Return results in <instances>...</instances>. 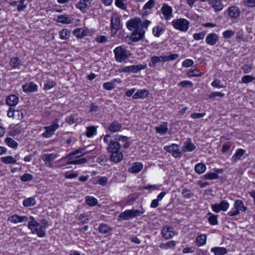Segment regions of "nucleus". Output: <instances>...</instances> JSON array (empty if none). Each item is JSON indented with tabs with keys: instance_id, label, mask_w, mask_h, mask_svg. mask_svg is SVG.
Masks as SVG:
<instances>
[{
	"instance_id": "nucleus-1",
	"label": "nucleus",
	"mask_w": 255,
	"mask_h": 255,
	"mask_svg": "<svg viewBox=\"0 0 255 255\" xmlns=\"http://www.w3.org/2000/svg\"><path fill=\"white\" fill-rule=\"evenodd\" d=\"M104 142L108 143V151L111 153L110 158L111 161L117 163L121 162L123 158V153L120 150L121 144L116 140L111 139L110 134H106L104 137Z\"/></svg>"
},
{
	"instance_id": "nucleus-2",
	"label": "nucleus",
	"mask_w": 255,
	"mask_h": 255,
	"mask_svg": "<svg viewBox=\"0 0 255 255\" xmlns=\"http://www.w3.org/2000/svg\"><path fill=\"white\" fill-rule=\"evenodd\" d=\"M48 225V223L46 220H43L41 223H38L34 217L30 216L27 227L32 234H36L38 237L43 238L46 236L45 230Z\"/></svg>"
},
{
	"instance_id": "nucleus-3",
	"label": "nucleus",
	"mask_w": 255,
	"mask_h": 255,
	"mask_svg": "<svg viewBox=\"0 0 255 255\" xmlns=\"http://www.w3.org/2000/svg\"><path fill=\"white\" fill-rule=\"evenodd\" d=\"M151 23V21L147 19H145L142 21L140 18L134 17L127 22V27L130 31L139 29L147 30Z\"/></svg>"
},
{
	"instance_id": "nucleus-4",
	"label": "nucleus",
	"mask_w": 255,
	"mask_h": 255,
	"mask_svg": "<svg viewBox=\"0 0 255 255\" xmlns=\"http://www.w3.org/2000/svg\"><path fill=\"white\" fill-rule=\"evenodd\" d=\"M115 60L119 63L124 62L131 56L130 52L127 50L124 45L117 47L114 50Z\"/></svg>"
},
{
	"instance_id": "nucleus-5",
	"label": "nucleus",
	"mask_w": 255,
	"mask_h": 255,
	"mask_svg": "<svg viewBox=\"0 0 255 255\" xmlns=\"http://www.w3.org/2000/svg\"><path fill=\"white\" fill-rule=\"evenodd\" d=\"M173 27L182 32H186L189 29L190 22L185 18H177L172 21Z\"/></svg>"
},
{
	"instance_id": "nucleus-6",
	"label": "nucleus",
	"mask_w": 255,
	"mask_h": 255,
	"mask_svg": "<svg viewBox=\"0 0 255 255\" xmlns=\"http://www.w3.org/2000/svg\"><path fill=\"white\" fill-rule=\"evenodd\" d=\"M146 64L132 65L122 67L118 70V72L120 73H136L141 70L146 69Z\"/></svg>"
},
{
	"instance_id": "nucleus-7",
	"label": "nucleus",
	"mask_w": 255,
	"mask_h": 255,
	"mask_svg": "<svg viewBox=\"0 0 255 255\" xmlns=\"http://www.w3.org/2000/svg\"><path fill=\"white\" fill-rule=\"evenodd\" d=\"M111 32L113 34L117 33L121 26V16L118 13H114L111 16Z\"/></svg>"
},
{
	"instance_id": "nucleus-8",
	"label": "nucleus",
	"mask_w": 255,
	"mask_h": 255,
	"mask_svg": "<svg viewBox=\"0 0 255 255\" xmlns=\"http://www.w3.org/2000/svg\"><path fill=\"white\" fill-rule=\"evenodd\" d=\"M58 122V120L56 119L51 125L45 127V130L43 132L42 136L45 138L50 137L59 127Z\"/></svg>"
},
{
	"instance_id": "nucleus-9",
	"label": "nucleus",
	"mask_w": 255,
	"mask_h": 255,
	"mask_svg": "<svg viewBox=\"0 0 255 255\" xmlns=\"http://www.w3.org/2000/svg\"><path fill=\"white\" fill-rule=\"evenodd\" d=\"M163 148L166 151L171 153L174 157H181L182 156V152L176 144L173 143L170 145L165 146Z\"/></svg>"
},
{
	"instance_id": "nucleus-10",
	"label": "nucleus",
	"mask_w": 255,
	"mask_h": 255,
	"mask_svg": "<svg viewBox=\"0 0 255 255\" xmlns=\"http://www.w3.org/2000/svg\"><path fill=\"white\" fill-rule=\"evenodd\" d=\"M229 208V204L226 200H222L220 203L211 205L212 210L215 213H219L221 211H226Z\"/></svg>"
},
{
	"instance_id": "nucleus-11",
	"label": "nucleus",
	"mask_w": 255,
	"mask_h": 255,
	"mask_svg": "<svg viewBox=\"0 0 255 255\" xmlns=\"http://www.w3.org/2000/svg\"><path fill=\"white\" fill-rule=\"evenodd\" d=\"M160 10L165 20H169L173 16L172 7L167 3L162 4Z\"/></svg>"
},
{
	"instance_id": "nucleus-12",
	"label": "nucleus",
	"mask_w": 255,
	"mask_h": 255,
	"mask_svg": "<svg viewBox=\"0 0 255 255\" xmlns=\"http://www.w3.org/2000/svg\"><path fill=\"white\" fill-rule=\"evenodd\" d=\"M145 29H139L133 31L129 38L132 42H137L143 39L145 35Z\"/></svg>"
},
{
	"instance_id": "nucleus-13",
	"label": "nucleus",
	"mask_w": 255,
	"mask_h": 255,
	"mask_svg": "<svg viewBox=\"0 0 255 255\" xmlns=\"http://www.w3.org/2000/svg\"><path fill=\"white\" fill-rule=\"evenodd\" d=\"M226 11L228 16L231 19H236L240 16L241 14L240 8L235 5L229 6Z\"/></svg>"
},
{
	"instance_id": "nucleus-14",
	"label": "nucleus",
	"mask_w": 255,
	"mask_h": 255,
	"mask_svg": "<svg viewBox=\"0 0 255 255\" xmlns=\"http://www.w3.org/2000/svg\"><path fill=\"white\" fill-rule=\"evenodd\" d=\"M86 153L87 152L85 151V148H79L69 153L67 156L63 157V159H65L67 160L75 159L81 157L82 155H85Z\"/></svg>"
},
{
	"instance_id": "nucleus-15",
	"label": "nucleus",
	"mask_w": 255,
	"mask_h": 255,
	"mask_svg": "<svg viewBox=\"0 0 255 255\" xmlns=\"http://www.w3.org/2000/svg\"><path fill=\"white\" fill-rule=\"evenodd\" d=\"M57 156L56 153H46L41 156V158L47 167H51L53 161Z\"/></svg>"
},
{
	"instance_id": "nucleus-16",
	"label": "nucleus",
	"mask_w": 255,
	"mask_h": 255,
	"mask_svg": "<svg viewBox=\"0 0 255 255\" xmlns=\"http://www.w3.org/2000/svg\"><path fill=\"white\" fill-rule=\"evenodd\" d=\"M29 217L26 216H19L17 214L13 215L8 218V221L14 224H17L19 223H23L27 222Z\"/></svg>"
},
{
	"instance_id": "nucleus-17",
	"label": "nucleus",
	"mask_w": 255,
	"mask_h": 255,
	"mask_svg": "<svg viewBox=\"0 0 255 255\" xmlns=\"http://www.w3.org/2000/svg\"><path fill=\"white\" fill-rule=\"evenodd\" d=\"M155 1L154 0H149L143 6L142 10L140 11V14L142 16H147L150 12L149 10L151 9L154 7Z\"/></svg>"
},
{
	"instance_id": "nucleus-18",
	"label": "nucleus",
	"mask_w": 255,
	"mask_h": 255,
	"mask_svg": "<svg viewBox=\"0 0 255 255\" xmlns=\"http://www.w3.org/2000/svg\"><path fill=\"white\" fill-rule=\"evenodd\" d=\"M93 0H79L76 4V7L83 12L89 9V6Z\"/></svg>"
},
{
	"instance_id": "nucleus-19",
	"label": "nucleus",
	"mask_w": 255,
	"mask_h": 255,
	"mask_svg": "<svg viewBox=\"0 0 255 255\" xmlns=\"http://www.w3.org/2000/svg\"><path fill=\"white\" fill-rule=\"evenodd\" d=\"M26 0H9L7 2L11 6H17V10L19 12L23 10L26 7V4H25Z\"/></svg>"
},
{
	"instance_id": "nucleus-20",
	"label": "nucleus",
	"mask_w": 255,
	"mask_h": 255,
	"mask_svg": "<svg viewBox=\"0 0 255 255\" xmlns=\"http://www.w3.org/2000/svg\"><path fill=\"white\" fill-rule=\"evenodd\" d=\"M162 237L166 240L172 238L175 235V232L172 228L166 226L164 227L161 231Z\"/></svg>"
},
{
	"instance_id": "nucleus-21",
	"label": "nucleus",
	"mask_w": 255,
	"mask_h": 255,
	"mask_svg": "<svg viewBox=\"0 0 255 255\" xmlns=\"http://www.w3.org/2000/svg\"><path fill=\"white\" fill-rule=\"evenodd\" d=\"M23 91L25 93H32L36 92L38 90L37 85L33 82H30L22 86Z\"/></svg>"
},
{
	"instance_id": "nucleus-22",
	"label": "nucleus",
	"mask_w": 255,
	"mask_h": 255,
	"mask_svg": "<svg viewBox=\"0 0 255 255\" xmlns=\"http://www.w3.org/2000/svg\"><path fill=\"white\" fill-rule=\"evenodd\" d=\"M219 37L215 33H211L207 35L206 42L210 45H214L219 41Z\"/></svg>"
},
{
	"instance_id": "nucleus-23",
	"label": "nucleus",
	"mask_w": 255,
	"mask_h": 255,
	"mask_svg": "<svg viewBox=\"0 0 255 255\" xmlns=\"http://www.w3.org/2000/svg\"><path fill=\"white\" fill-rule=\"evenodd\" d=\"M209 3L215 11L222 10L224 7L223 3L221 0H209Z\"/></svg>"
},
{
	"instance_id": "nucleus-24",
	"label": "nucleus",
	"mask_w": 255,
	"mask_h": 255,
	"mask_svg": "<svg viewBox=\"0 0 255 255\" xmlns=\"http://www.w3.org/2000/svg\"><path fill=\"white\" fill-rule=\"evenodd\" d=\"M246 150L242 148H238L236 150L235 154L232 157L231 161L236 163L240 160L242 157L245 154Z\"/></svg>"
},
{
	"instance_id": "nucleus-25",
	"label": "nucleus",
	"mask_w": 255,
	"mask_h": 255,
	"mask_svg": "<svg viewBox=\"0 0 255 255\" xmlns=\"http://www.w3.org/2000/svg\"><path fill=\"white\" fill-rule=\"evenodd\" d=\"M19 98L15 95H10L7 97L6 99V104L10 106H15L18 102Z\"/></svg>"
},
{
	"instance_id": "nucleus-26",
	"label": "nucleus",
	"mask_w": 255,
	"mask_h": 255,
	"mask_svg": "<svg viewBox=\"0 0 255 255\" xmlns=\"http://www.w3.org/2000/svg\"><path fill=\"white\" fill-rule=\"evenodd\" d=\"M74 34L79 38H82L87 36L89 33V31L87 28H77L73 31Z\"/></svg>"
},
{
	"instance_id": "nucleus-27",
	"label": "nucleus",
	"mask_w": 255,
	"mask_h": 255,
	"mask_svg": "<svg viewBox=\"0 0 255 255\" xmlns=\"http://www.w3.org/2000/svg\"><path fill=\"white\" fill-rule=\"evenodd\" d=\"M114 140L118 141L119 142V141L124 142L123 147L125 149L128 148L130 145V143L128 141V137L122 135H116Z\"/></svg>"
},
{
	"instance_id": "nucleus-28",
	"label": "nucleus",
	"mask_w": 255,
	"mask_h": 255,
	"mask_svg": "<svg viewBox=\"0 0 255 255\" xmlns=\"http://www.w3.org/2000/svg\"><path fill=\"white\" fill-rule=\"evenodd\" d=\"M18 156V154H16L13 157L11 155H8L6 156H3L1 158V161L4 164H16V158Z\"/></svg>"
},
{
	"instance_id": "nucleus-29",
	"label": "nucleus",
	"mask_w": 255,
	"mask_h": 255,
	"mask_svg": "<svg viewBox=\"0 0 255 255\" xmlns=\"http://www.w3.org/2000/svg\"><path fill=\"white\" fill-rule=\"evenodd\" d=\"M143 164L140 162H134L128 168V171L131 173H137L143 168Z\"/></svg>"
},
{
	"instance_id": "nucleus-30",
	"label": "nucleus",
	"mask_w": 255,
	"mask_h": 255,
	"mask_svg": "<svg viewBox=\"0 0 255 255\" xmlns=\"http://www.w3.org/2000/svg\"><path fill=\"white\" fill-rule=\"evenodd\" d=\"M216 172H208L204 175V178L207 180H213L219 178V173L222 172L223 170L221 169H216Z\"/></svg>"
},
{
	"instance_id": "nucleus-31",
	"label": "nucleus",
	"mask_w": 255,
	"mask_h": 255,
	"mask_svg": "<svg viewBox=\"0 0 255 255\" xmlns=\"http://www.w3.org/2000/svg\"><path fill=\"white\" fill-rule=\"evenodd\" d=\"M195 145L191 142L190 139H188L184 142L183 146H182L183 152H191L195 148Z\"/></svg>"
},
{
	"instance_id": "nucleus-32",
	"label": "nucleus",
	"mask_w": 255,
	"mask_h": 255,
	"mask_svg": "<svg viewBox=\"0 0 255 255\" xmlns=\"http://www.w3.org/2000/svg\"><path fill=\"white\" fill-rule=\"evenodd\" d=\"M122 128V124L115 121L110 124L109 129L111 132H116L120 131Z\"/></svg>"
},
{
	"instance_id": "nucleus-33",
	"label": "nucleus",
	"mask_w": 255,
	"mask_h": 255,
	"mask_svg": "<svg viewBox=\"0 0 255 255\" xmlns=\"http://www.w3.org/2000/svg\"><path fill=\"white\" fill-rule=\"evenodd\" d=\"M149 92L146 89H142L137 91L132 96L134 99H143L148 96Z\"/></svg>"
},
{
	"instance_id": "nucleus-34",
	"label": "nucleus",
	"mask_w": 255,
	"mask_h": 255,
	"mask_svg": "<svg viewBox=\"0 0 255 255\" xmlns=\"http://www.w3.org/2000/svg\"><path fill=\"white\" fill-rule=\"evenodd\" d=\"M9 128V134L11 136H15L21 131V127L18 124L10 125Z\"/></svg>"
},
{
	"instance_id": "nucleus-35",
	"label": "nucleus",
	"mask_w": 255,
	"mask_h": 255,
	"mask_svg": "<svg viewBox=\"0 0 255 255\" xmlns=\"http://www.w3.org/2000/svg\"><path fill=\"white\" fill-rule=\"evenodd\" d=\"M160 62H164L163 56H153L151 57L148 65L151 68H154L156 67V64Z\"/></svg>"
},
{
	"instance_id": "nucleus-36",
	"label": "nucleus",
	"mask_w": 255,
	"mask_h": 255,
	"mask_svg": "<svg viewBox=\"0 0 255 255\" xmlns=\"http://www.w3.org/2000/svg\"><path fill=\"white\" fill-rule=\"evenodd\" d=\"M9 64L12 68L19 69L21 66V60L18 57H12L10 59Z\"/></svg>"
},
{
	"instance_id": "nucleus-37",
	"label": "nucleus",
	"mask_w": 255,
	"mask_h": 255,
	"mask_svg": "<svg viewBox=\"0 0 255 255\" xmlns=\"http://www.w3.org/2000/svg\"><path fill=\"white\" fill-rule=\"evenodd\" d=\"M56 21L63 24H70L72 22L71 19L66 14L58 16Z\"/></svg>"
},
{
	"instance_id": "nucleus-38",
	"label": "nucleus",
	"mask_w": 255,
	"mask_h": 255,
	"mask_svg": "<svg viewBox=\"0 0 255 255\" xmlns=\"http://www.w3.org/2000/svg\"><path fill=\"white\" fill-rule=\"evenodd\" d=\"M156 131L161 134H165L168 130V125L166 122L161 124L158 127L155 128Z\"/></svg>"
},
{
	"instance_id": "nucleus-39",
	"label": "nucleus",
	"mask_w": 255,
	"mask_h": 255,
	"mask_svg": "<svg viewBox=\"0 0 255 255\" xmlns=\"http://www.w3.org/2000/svg\"><path fill=\"white\" fill-rule=\"evenodd\" d=\"M211 252L215 255H224L227 253V250L224 247H214L211 249Z\"/></svg>"
},
{
	"instance_id": "nucleus-40",
	"label": "nucleus",
	"mask_w": 255,
	"mask_h": 255,
	"mask_svg": "<svg viewBox=\"0 0 255 255\" xmlns=\"http://www.w3.org/2000/svg\"><path fill=\"white\" fill-rule=\"evenodd\" d=\"M4 141L5 144L10 148L16 149L18 147V143L11 137H7Z\"/></svg>"
},
{
	"instance_id": "nucleus-41",
	"label": "nucleus",
	"mask_w": 255,
	"mask_h": 255,
	"mask_svg": "<svg viewBox=\"0 0 255 255\" xmlns=\"http://www.w3.org/2000/svg\"><path fill=\"white\" fill-rule=\"evenodd\" d=\"M234 207L239 211V213L245 212L247 210V207L244 206L243 202L240 200H237L235 202Z\"/></svg>"
},
{
	"instance_id": "nucleus-42",
	"label": "nucleus",
	"mask_w": 255,
	"mask_h": 255,
	"mask_svg": "<svg viewBox=\"0 0 255 255\" xmlns=\"http://www.w3.org/2000/svg\"><path fill=\"white\" fill-rule=\"evenodd\" d=\"M36 200L34 197H29L23 201L22 204L25 207L34 206L36 204Z\"/></svg>"
},
{
	"instance_id": "nucleus-43",
	"label": "nucleus",
	"mask_w": 255,
	"mask_h": 255,
	"mask_svg": "<svg viewBox=\"0 0 255 255\" xmlns=\"http://www.w3.org/2000/svg\"><path fill=\"white\" fill-rule=\"evenodd\" d=\"M207 236L205 234L198 236L196 238V243L198 247L205 245L206 243Z\"/></svg>"
},
{
	"instance_id": "nucleus-44",
	"label": "nucleus",
	"mask_w": 255,
	"mask_h": 255,
	"mask_svg": "<svg viewBox=\"0 0 255 255\" xmlns=\"http://www.w3.org/2000/svg\"><path fill=\"white\" fill-rule=\"evenodd\" d=\"M70 31L67 28L62 29L59 32L60 38L63 40L68 39L70 37Z\"/></svg>"
},
{
	"instance_id": "nucleus-45",
	"label": "nucleus",
	"mask_w": 255,
	"mask_h": 255,
	"mask_svg": "<svg viewBox=\"0 0 255 255\" xmlns=\"http://www.w3.org/2000/svg\"><path fill=\"white\" fill-rule=\"evenodd\" d=\"M98 230L100 233L102 234H107L112 231V229L106 224H101L99 227Z\"/></svg>"
},
{
	"instance_id": "nucleus-46",
	"label": "nucleus",
	"mask_w": 255,
	"mask_h": 255,
	"mask_svg": "<svg viewBox=\"0 0 255 255\" xmlns=\"http://www.w3.org/2000/svg\"><path fill=\"white\" fill-rule=\"evenodd\" d=\"M131 218L129 210H127L121 213L119 216V220H128Z\"/></svg>"
},
{
	"instance_id": "nucleus-47",
	"label": "nucleus",
	"mask_w": 255,
	"mask_h": 255,
	"mask_svg": "<svg viewBox=\"0 0 255 255\" xmlns=\"http://www.w3.org/2000/svg\"><path fill=\"white\" fill-rule=\"evenodd\" d=\"M119 82L118 79H114L111 82H105L103 84V87L107 90H111L115 88V83Z\"/></svg>"
},
{
	"instance_id": "nucleus-48",
	"label": "nucleus",
	"mask_w": 255,
	"mask_h": 255,
	"mask_svg": "<svg viewBox=\"0 0 255 255\" xmlns=\"http://www.w3.org/2000/svg\"><path fill=\"white\" fill-rule=\"evenodd\" d=\"M56 85V83L53 80L48 79L44 83L43 89L45 90H50Z\"/></svg>"
},
{
	"instance_id": "nucleus-49",
	"label": "nucleus",
	"mask_w": 255,
	"mask_h": 255,
	"mask_svg": "<svg viewBox=\"0 0 255 255\" xmlns=\"http://www.w3.org/2000/svg\"><path fill=\"white\" fill-rule=\"evenodd\" d=\"M86 203L90 206H94L98 203V200L93 196H88L86 197Z\"/></svg>"
},
{
	"instance_id": "nucleus-50",
	"label": "nucleus",
	"mask_w": 255,
	"mask_h": 255,
	"mask_svg": "<svg viewBox=\"0 0 255 255\" xmlns=\"http://www.w3.org/2000/svg\"><path fill=\"white\" fill-rule=\"evenodd\" d=\"M194 169L197 173L202 174L205 171L206 167L204 163H199L195 165Z\"/></svg>"
},
{
	"instance_id": "nucleus-51",
	"label": "nucleus",
	"mask_w": 255,
	"mask_h": 255,
	"mask_svg": "<svg viewBox=\"0 0 255 255\" xmlns=\"http://www.w3.org/2000/svg\"><path fill=\"white\" fill-rule=\"evenodd\" d=\"M97 133L96 128L94 126H90L87 128L86 135L88 137H91Z\"/></svg>"
},
{
	"instance_id": "nucleus-52",
	"label": "nucleus",
	"mask_w": 255,
	"mask_h": 255,
	"mask_svg": "<svg viewBox=\"0 0 255 255\" xmlns=\"http://www.w3.org/2000/svg\"><path fill=\"white\" fill-rule=\"evenodd\" d=\"M208 215L209 216L208 220L209 223L212 225H216L218 223V215H214L211 213H209Z\"/></svg>"
},
{
	"instance_id": "nucleus-53",
	"label": "nucleus",
	"mask_w": 255,
	"mask_h": 255,
	"mask_svg": "<svg viewBox=\"0 0 255 255\" xmlns=\"http://www.w3.org/2000/svg\"><path fill=\"white\" fill-rule=\"evenodd\" d=\"M87 160L86 158H82L78 159H72L70 160H68L67 162V164H82L87 162Z\"/></svg>"
},
{
	"instance_id": "nucleus-54",
	"label": "nucleus",
	"mask_w": 255,
	"mask_h": 255,
	"mask_svg": "<svg viewBox=\"0 0 255 255\" xmlns=\"http://www.w3.org/2000/svg\"><path fill=\"white\" fill-rule=\"evenodd\" d=\"M176 246V242L170 241L166 243H162L160 245V248L167 250L170 248H173Z\"/></svg>"
},
{
	"instance_id": "nucleus-55",
	"label": "nucleus",
	"mask_w": 255,
	"mask_h": 255,
	"mask_svg": "<svg viewBox=\"0 0 255 255\" xmlns=\"http://www.w3.org/2000/svg\"><path fill=\"white\" fill-rule=\"evenodd\" d=\"M255 80V77L250 75H246L242 78V83L248 84Z\"/></svg>"
},
{
	"instance_id": "nucleus-56",
	"label": "nucleus",
	"mask_w": 255,
	"mask_h": 255,
	"mask_svg": "<svg viewBox=\"0 0 255 255\" xmlns=\"http://www.w3.org/2000/svg\"><path fill=\"white\" fill-rule=\"evenodd\" d=\"M179 57L178 54H171L169 55L163 56L164 62L174 60Z\"/></svg>"
},
{
	"instance_id": "nucleus-57",
	"label": "nucleus",
	"mask_w": 255,
	"mask_h": 255,
	"mask_svg": "<svg viewBox=\"0 0 255 255\" xmlns=\"http://www.w3.org/2000/svg\"><path fill=\"white\" fill-rule=\"evenodd\" d=\"M163 31V28L160 26H156L154 27L152 29V33L154 36L158 37L161 35V32Z\"/></svg>"
},
{
	"instance_id": "nucleus-58",
	"label": "nucleus",
	"mask_w": 255,
	"mask_h": 255,
	"mask_svg": "<svg viewBox=\"0 0 255 255\" xmlns=\"http://www.w3.org/2000/svg\"><path fill=\"white\" fill-rule=\"evenodd\" d=\"M187 74L189 77H198L201 76V72L198 69H194L188 71Z\"/></svg>"
},
{
	"instance_id": "nucleus-59",
	"label": "nucleus",
	"mask_w": 255,
	"mask_h": 255,
	"mask_svg": "<svg viewBox=\"0 0 255 255\" xmlns=\"http://www.w3.org/2000/svg\"><path fill=\"white\" fill-rule=\"evenodd\" d=\"M130 212V215L131 216V218L136 217L138 216H141L142 214H143L144 212V211H140L139 210H129Z\"/></svg>"
},
{
	"instance_id": "nucleus-60",
	"label": "nucleus",
	"mask_w": 255,
	"mask_h": 255,
	"mask_svg": "<svg viewBox=\"0 0 255 255\" xmlns=\"http://www.w3.org/2000/svg\"><path fill=\"white\" fill-rule=\"evenodd\" d=\"M178 85L182 88H191L193 86V83L190 81H182L178 84Z\"/></svg>"
},
{
	"instance_id": "nucleus-61",
	"label": "nucleus",
	"mask_w": 255,
	"mask_h": 255,
	"mask_svg": "<svg viewBox=\"0 0 255 255\" xmlns=\"http://www.w3.org/2000/svg\"><path fill=\"white\" fill-rule=\"evenodd\" d=\"M76 115L74 114L71 115L69 117H67L65 119V122L69 124V125H73L76 121Z\"/></svg>"
},
{
	"instance_id": "nucleus-62",
	"label": "nucleus",
	"mask_w": 255,
	"mask_h": 255,
	"mask_svg": "<svg viewBox=\"0 0 255 255\" xmlns=\"http://www.w3.org/2000/svg\"><path fill=\"white\" fill-rule=\"evenodd\" d=\"M32 179L33 176L29 173H25L20 177V180L23 182L30 181Z\"/></svg>"
},
{
	"instance_id": "nucleus-63",
	"label": "nucleus",
	"mask_w": 255,
	"mask_h": 255,
	"mask_svg": "<svg viewBox=\"0 0 255 255\" xmlns=\"http://www.w3.org/2000/svg\"><path fill=\"white\" fill-rule=\"evenodd\" d=\"M243 2L244 5L247 7H255V0H243Z\"/></svg>"
},
{
	"instance_id": "nucleus-64",
	"label": "nucleus",
	"mask_w": 255,
	"mask_h": 255,
	"mask_svg": "<svg viewBox=\"0 0 255 255\" xmlns=\"http://www.w3.org/2000/svg\"><path fill=\"white\" fill-rule=\"evenodd\" d=\"M185 16L188 18L195 20H197L199 19V16L193 12H187L185 13Z\"/></svg>"
}]
</instances>
